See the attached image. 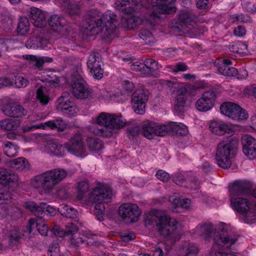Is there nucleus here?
I'll list each match as a JSON object with an SVG mask.
<instances>
[{"label":"nucleus","mask_w":256,"mask_h":256,"mask_svg":"<svg viewBox=\"0 0 256 256\" xmlns=\"http://www.w3.org/2000/svg\"><path fill=\"white\" fill-rule=\"evenodd\" d=\"M90 188V184L86 180L78 182L76 186L77 198L79 200L84 198V194Z\"/></svg>","instance_id":"41"},{"label":"nucleus","mask_w":256,"mask_h":256,"mask_svg":"<svg viewBox=\"0 0 256 256\" xmlns=\"http://www.w3.org/2000/svg\"><path fill=\"white\" fill-rule=\"evenodd\" d=\"M128 0H117L115 3L116 8L118 10L124 11L125 13H129L130 11H127L126 8H124L127 4H128Z\"/></svg>","instance_id":"52"},{"label":"nucleus","mask_w":256,"mask_h":256,"mask_svg":"<svg viewBox=\"0 0 256 256\" xmlns=\"http://www.w3.org/2000/svg\"><path fill=\"white\" fill-rule=\"evenodd\" d=\"M10 167L20 171H26L30 169V164L24 157H20L8 162Z\"/></svg>","instance_id":"29"},{"label":"nucleus","mask_w":256,"mask_h":256,"mask_svg":"<svg viewBox=\"0 0 256 256\" xmlns=\"http://www.w3.org/2000/svg\"><path fill=\"white\" fill-rule=\"evenodd\" d=\"M93 121L94 123L89 126L90 132L102 137L112 136L126 124V119L120 114L102 112Z\"/></svg>","instance_id":"2"},{"label":"nucleus","mask_w":256,"mask_h":256,"mask_svg":"<svg viewBox=\"0 0 256 256\" xmlns=\"http://www.w3.org/2000/svg\"><path fill=\"white\" fill-rule=\"evenodd\" d=\"M171 126V122L164 124L157 123V126L155 128L156 136H162L172 132Z\"/></svg>","instance_id":"42"},{"label":"nucleus","mask_w":256,"mask_h":256,"mask_svg":"<svg viewBox=\"0 0 256 256\" xmlns=\"http://www.w3.org/2000/svg\"><path fill=\"white\" fill-rule=\"evenodd\" d=\"M176 0H152V15L160 18L161 14H169L175 11Z\"/></svg>","instance_id":"13"},{"label":"nucleus","mask_w":256,"mask_h":256,"mask_svg":"<svg viewBox=\"0 0 256 256\" xmlns=\"http://www.w3.org/2000/svg\"><path fill=\"white\" fill-rule=\"evenodd\" d=\"M12 82L7 78H0V88L10 86Z\"/></svg>","instance_id":"64"},{"label":"nucleus","mask_w":256,"mask_h":256,"mask_svg":"<svg viewBox=\"0 0 256 256\" xmlns=\"http://www.w3.org/2000/svg\"><path fill=\"white\" fill-rule=\"evenodd\" d=\"M48 23L52 30L56 32H60L65 23V20L58 15H52L50 16Z\"/></svg>","instance_id":"31"},{"label":"nucleus","mask_w":256,"mask_h":256,"mask_svg":"<svg viewBox=\"0 0 256 256\" xmlns=\"http://www.w3.org/2000/svg\"><path fill=\"white\" fill-rule=\"evenodd\" d=\"M67 176L66 170L60 168L47 170L35 178L46 193L49 194L56 185L61 182Z\"/></svg>","instance_id":"7"},{"label":"nucleus","mask_w":256,"mask_h":256,"mask_svg":"<svg viewBox=\"0 0 256 256\" xmlns=\"http://www.w3.org/2000/svg\"><path fill=\"white\" fill-rule=\"evenodd\" d=\"M173 180L176 184L180 186H186V180L183 175L178 174H176L173 178Z\"/></svg>","instance_id":"56"},{"label":"nucleus","mask_w":256,"mask_h":256,"mask_svg":"<svg viewBox=\"0 0 256 256\" xmlns=\"http://www.w3.org/2000/svg\"><path fill=\"white\" fill-rule=\"evenodd\" d=\"M244 154L250 160L256 158V140L248 134L242 138Z\"/></svg>","instance_id":"18"},{"label":"nucleus","mask_w":256,"mask_h":256,"mask_svg":"<svg viewBox=\"0 0 256 256\" xmlns=\"http://www.w3.org/2000/svg\"><path fill=\"white\" fill-rule=\"evenodd\" d=\"M29 16L36 27L43 28L46 24V14L42 10L32 7L29 10Z\"/></svg>","instance_id":"20"},{"label":"nucleus","mask_w":256,"mask_h":256,"mask_svg":"<svg viewBox=\"0 0 256 256\" xmlns=\"http://www.w3.org/2000/svg\"><path fill=\"white\" fill-rule=\"evenodd\" d=\"M146 222L149 224H152L155 222L158 232L172 244L180 238L182 224L174 218L161 211H152L147 215Z\"/></svg>","instance_id":"1"},{"label":"nucleus","mask_w":256,"mask_h":256,"mask_svg":"<svg viewBox=\"0 0 256 256\" xmlns=\"http://www.w3.org/2000/svg\"><path fill=\"white\" fill-rule=\"evenodd\" d=\"M57 108L70 116H74L78 110L72 102L70 94L67 92H63L58 98Z\"/></svg>","instance_id":"15"},{"label":"nucleus","mask_w":256,"mask_h":256,"mask_svg":"<svg viewBox=\"0 0 256 256\" xmlns=\"http://www.w3.org/2000/svg\"><path fill=\"white\" fill-rule=\"evenodd\" d=\"M56 195L60 199L66 198L68 196L67 189L64 187L59 188L56 191Z\"/></svg>","instance_id":"59"},{"label":"nucleus","mask_w":256,"mask_h":256,"mask_svg":"<svg viewBox=\"0 0 256 256\" xmlns=\"http://www.w3.org/2000/svg\"><path fill=\"white\" fill-rule=\"evenodd\" d=\"M97 56L96 53L91 54L88 58L87 66L89 70L98 68L102 65V62L97 60Z\"/></svg>","instance_id":"45"},{"label":"nucleus","mask_w":256,"mask_h":256,"mask_svg":"<svg viewBox=\"0 0 256 256\" xmlns=\"http://www.w3.org/2000/svg\"><path fill=\"white\" fill-rule=\"evenodd\" d=\"M220 62L222 64L218 66V70L222 74L226 76H233L238 74L237 70L230 66L232 64L230 60L222 59Z\"/></svg>","instance_id":"25"},{"label":"nucleus","mask_w":256,"mask_h":256,"mask_svg":"<svg viewBox=\"0 0 256 256\" xmlns=\"http://www.w3.org/2000/svg\"><path fill=\"white\" fill-rule=\"evenodd\" d=\"M35 224H36L37 230L40 234L42 236H46L48 232V226L46 224L44 219L38 218L35 219H30L29 221V231L32 232V229L34 228Z\"/></svg>","instance_id":"27"},{"label":"nucleus","mask_w":256,"mask_h":256,"mask_svg":"<svg viewBox=\"0 0 256 256\" xmlns=\"http://www.w3.org/2000/svg\"><path fill=\"white\" fill-rule=\"evenodd\" d=\"M141 213L138 206L134 203H124L118 208L119 216L122 220L131 222H137Z\"/></svg>","instance_id":"10"},{"label":"nucleus","mask_w":256,"mask_h":256,"mask_svg":"<svg viewBox=\"0 0 256 256\" xmlns=\"http://www.w3.org/2000/svg\"><path fill=\"white\" fill-rule=\"evenodd\" d=\"M58 210L62 215L66 218H74L77 214L76 210L65 204L60 205Z\"/></svg>","instance_id":"40"},{"label":"nucleus","mask_w":256,"mask_h":256,"mask_svg":"<svg viewBox=\"0 0 256 256\" xmlns=\"http://www.w3.org/2000/svg\"><path fill=\"white\" fill-rule=\"evenodd\" d=\"M24 207L36 215H40L42 210L41 203L37 204L35 202L30 201L24 204Z\"/></svg>","instance_id":"44"},{"label":"nucleus","mask_w":256,"mask_h":256,"mask_svg":"<svg viewBox=\"0 0 256 256\" xmlns=\"http://www.w3.org/2000/svg\"><path fill=\"white\" fill-rule=\"evenodd\" d=\"M78 230V226L74 223H68L66 227L65 232L67 234H73Z\"/></svg>","instance_id":"58"},{"label":"nucleus","mask_w":256,"mask_h":256,"mask_svg":"<svg viewBox=\"0 0 256 256\" xmlns=\"http://www.w3.org/2000/svg\"><path fill=\"white\" fill-rule=\"evenodd\" d=\"M134 238L135 236L132 233L125 234L122 236V240L124 242H128Z\"/></svg>","instance_id":"63"},{"label":"nucleus","mask_w":256,"mask_h":256,"mask_svg":"<svg viewBox=\"0 0 256 256\" xmlns=\"http://www.w3.org/2000/svg\"><path fill=\"white\" fill-rule=\"evenodd\" d=\"M30 30V24L26 16L20 17L18 23L16 32L18 35L21 36H26Z\"/></svg>","instance_id":"30"},{"label":"nucleus","mask_w":256,"mask_h":256,"mask_svg":"<svg viewBox=\"0 0 256 256\" xmlns=\"http://www.w3.org/2000/svg\"><path fill=\"white\" fill-rule=\"evenodd\" d=\"M236 238H230L224 234H215L214 238V245L210 249L209 256H236L231 252H225L216 250V248H230L236 242Z\"/></svg>","instance_id":"8"},{"label":"nucleus","mask_w":256,"mask_h":256,"mask_svg":"<svg viewBox=\"0 0 256 256\" xmlns=\"http://www.w3.org/2000/svg\"><path fill=\"white\" fill-rule=\"evenodd\" d=\"M248 46L242 42H238L230 46V49L234 52L246 54L247 52Z\"/></svg>","instance_id":"46"},{"label":"nucleus","mask_w":256,"mask_h":256,"mask_svg":"<svg viewBox=\"0 0 256 256\" xmlns=\"http://www.w3.org/2000/svg\"><path fill=\"white\" fill-rule=\"evenodd\" d=\"M237 145V142L232 140H224L218 144L216 160L220 167L226 169L231 166L236 152Z\"/></svg>","instance_id":"6"},{"label":"nucleus","mask_w":256,"mask_h":256,"mask_svg":"<svg viewBox=\"0 0 256 256\" xmlns=\"http://www.w3.org/2000/svg\"><path fill=\"white\" fill-rule=\"evenodd\" d=\"M62 6L66 9L68 13L72 15L77 14L80 12V6L77 4L64 2Z\"/></svg>","instance_id":"47"},{"label":"nucleus","mask_w":256,"mask_h":256,"mask_svg":"<svg viewBox=\"0 0 256 256\" xmlns=\"http://www.w3.org/2000/svg\"><path fill=\"white\" fill-rule=\"evenodd\" d=\"M88 147L91 151L98 152L104 148L102 142L98 138H89L87 139Z\"/></svg>","instance_id":"36"},{"label":"nucleus","mask_w":256,"mask_h":256,"mask_svg":"<svg viewBox=\"0 0 256 256\" xmlns=\"http://www.w3.org/2000/svg\"><path fill=\"white\" fill-rule=\"evenodd\" d=\"M216 98V95L214 91L206 92L196 102V108L200 112L208 111L214 107Z\"/></svg>","instance_id":"17"},{"label":"nucleus","mask_w":256,"mask_h":256,"mask_svg":"<svg viewBox=\"0 0 256 256\" xmlns=\"http://www.w3.org/2000/svg\"><path fill=\"white\" fill-rule=\"evenodd\" d=\"M144 69L146 70V73L159 69L161 66H158V62L152 58H147L144 62Z\"/></svg>","instance_id":"43"},{"label":"nucleus","mask_w":256,"mask_h":256,"mask_svg":"<svg viewBox=\"0 0 256 256\" xmlns=\"http://www.w3.org/2000/svg\"><path fill=\"white\" fill-rule=\"evenodd\" d=\"M3 148L4 153L8 156L14 157L18 153V147L10 142H4Z\"/></svg>","instance_id":"39"},{"label":"nucleus","mask_w":256,"mask_h":256,"mask_svg":"<svg viewBox=\"0 0 256 256\" xmlns=\"http://www.w3.org/2000/svg\"><path fill=\"white\" fill-rule=\"evenodd\" d=\"M44 152L60 156L65 153V147L57 140H50L45 144Z\"/></svg>","instance_id":"22"},{"label":"nucleus","mask_w":256,"mask_h":256,"mask_svg":"<svg viewBox=\"0 0 256 256\" xmlns=\"http://www.w3.org/2000/svg\"><path fill=\"white\" fill-rule=\"evenodd\" d=\"M55 128L58 130L64 131L66 128V124L61 119L58 118L54 120Z\"/></svg>","instance_id":"60"},{"label":"nucleus","mask_w":256,"mask_h":256,"mask_svg":"<svg viewBox=\"0 0 256 256\" xmlns=\"http://www.w3.org/2000/svg\"><path fill=\"white\" fill-rule=\"evenodd\" d=\"M46 40H42L40 38L34 36L30 38L26 42V46L28 48L36 49L38 48H44V44Z\"/></svg>","instance_id":"38"},{"label":"nucleus","mask_w":256,"mask_h":256,"mask_svg":"<svg viewBox=\"0 0 256 256\" xmlns=\"http://www.w3.org/2000/svg\"><path fill=\"white\" fill-rule=\"evenodd\" d=\"M199 251L197 244L190 242H186L182 248V253L184 256H196Z\"/></svg>","instance_id":"32"},{"label":"nucleus","mask_w":256,"mask_h":256,"mask_svg":"<svg viewBox=\"0 0 256 256\" xmlns=\"http://www.w3.org/2000/svg\"><path fill=\"white\" fill-rule=\"evenodd\" d=\"M88 26L86 28L92 34H102L108 36L116 28V16L110 12H102L97 9H92L87 14Z\"/></svg>","instance_id":"3"},{"label":"nucleus","mask_w":256,"mask_h":256,"mask_svg":"<svg viewBox=\"0 0 256 256\" xmlns=\"http://www.w3.org/2000/svg\"><path fill=\"white\" fill-rule=\"evenodd\" d=\"M216 230L211 223H206L198 226L196 228V233L199 235L203 240H209L212 234Z\"/></svg>","instance_id":"26"},{"label":"nucleus","mask_w":256,"mask_h":256,"mask_svg":"<svg viewBox=\"0 0 256 256\" xmlns=\"http://www.w3.org/2000/svg\"><path fill=\"white\" fill-rule=\"evenodd\" d=\"M10 199V195L7 190L2 186L0 187V214L4 218L8 216H18L20 214V210L16 207L8 206V201Z\"/></svg>","instance_id":"11"},{"label":"nucleus","mask_w":256,"mask_h":256,"mask_svg":"<svg viewBox=\"0 0 256 256\" xmlns=\"http://www.w3.org/2000/svg\"><path fill=\"white\" fill-rule=\"evenodd\" d=\"M234 33L238 36H242L246 34V30L244 26H239L234 29Z\"/></svg>","instance_id":"61"},{"label":"nucleus","mask_w":256,"mask_h":256,"mask_svg":"<svg viewBox=\"0 0 256 256\" xmlns=\"http://www.w3.org/2000/svg\"><path fill=\"white\" fill-rule=\"evenodd\" d=\"M131 69L137 71L142 72L144 76H146V70L144 69V64L139 62H136L130 66Z\"/></svg>","instance_id":"54"},{"label":"nucleus","mask_w":256,"mask_h":256,"mask_svg":"<svg viewBox=\"0 0 256 256\" xmlns=\"http://www.w3.org/2000/svg\"><path fill=\"white\" fill-rule=\"evenodd\" d=\"M15 85L18 88H22L26 86L28 84V81L21 76H16Z\"/></svg>","instance_id":"53"},{"label":"nucleus","mask_w":256,"mask_h":256,"mask_svg":"<svg viewBox=\"0 0 256 256\" xmlns=\"http://www.w3.org/2000/svg\"><path fill=\"white\" fill-rule=\"evenodd\" d=\"M36 100L43 106L46 105L50 100V94L46 88L40 86L36 91Z\"/></svg>","instance_id":"34"},{"label":"nucleus","mask_w":256,"mask_h":256,"mask_svg":"<svg viewBox=\"0 0 256 256\" xmlns=\"http://www.w3.org/2000/svg\"><path fill=\"white\" fill-rule=\"evenodd\" d=\"M3 112L8 116L21 117L26 114V111L18 104L9 102L4 106Z\"/></svg>","instance_id":"21"},{"label":"nucleus","mask_w":256,"mask_h":256,"mask_svg":"<svg viewBox=\"0 0 256 256\" xmlns=\"http://www.w3.org/2000/svg\"><path fill=\"white\" fill-rule=\"evenodd\" d=\"M18 176L10 170L0 167V183L3 185H8L10 183L18 182Z\"/></svg>","instance_id":"24"},{"label":"nucleus","mask_w":256,"mask_h":256,"mask_svg":"<svg viewBox=\"0 0 256 256\" xmlns=\"http://www.w3.org/2000/svg\"><path fill=\"white\" fill-rule=\"evenodd\" d=\"M112 196L111 188L104 184H98L90 193L87 202L94 204V212L98 220H104L105 209L104 204L110 202Z\"/></svg>","instance_id":"4"},{"label":"nucleus","mask_w":256,"mask_h":256,"mask_svg":"<svg viewBox=\"0 0 256 256\" xmlns=\"http://www.w3.org/2000/svg\"><path fill=\"white\" fill-rule=\"evenodd\" d=\"M242 6L244 10L250 13H254L256 12V6L250 2L244 1L242 4Z\"/></svg>","instance_id":"55"},{"label":"nucleus","mask_w":256,"mask_h":256,"mask_svg":"<svg viewBox=\"0 0 256 256\" xmlns=\"http://www.w3.org/2000/svg\"><path fill=\"white\" fill-rule=\"evenodd\" d=\"M170 201L174 205L172 208L174 210L176 207H182L183 208H188L191 204L190 200L188 198H176L174 196H172L170 198Z\"/></svg>","instance_id":"35"},{"label":"nucleus","mask_w":256,"mask_h":256,"mask_svg":"<svg viewBox=\"0 0 256 256\" xmlns=\"http://www.w3.org/2000/svg\"><path fill=\"white\" fill-rule=\"evenodd\" d=\"M123 87L126 92H130L134 88V84L132 82L128 80L124 81L123 82Z\"/></svg>","instance_id":"62"},{"label":"nucleus","mask_w":256,"mask_h":256,"mask_svg":"<svg viewBox=\"0 0 256 256\" xmlns=\"http://www.w3.org/2000/svg\"><path fill=\"white\" fill-rule=\"evenodd\" d=\"M220 112L228 118L236 121L246 120L248 113L238 104L228 102H223L220 106Z\"/></svg>","instance_id":"9"},{"label":"nucleus","mask_w":256,"mask_h":256,"mask_svg":"<svg viewBox=\"0 0 256 256\" xmlns=\"http://www.w3.org/2000/svg\"><path fill=\"white\" fill-rule=\"evenodd\" d=\"M172 133L180 136H186L188 133V127L184 124L179 122H171Z\"/></svg>","instance_id":"37"},{"label":"nucleus","mask_w":256,"mask_h":256,"mask_svg":"<svg viewBox=\"0 0 256 256\" xmlns=\"http://www.w3.org/2000/svg\"><path fill=\"white\" fill-rule=\"evenodd\" d=\"M90 70L95 79L100 80L103 76L104 70L102 68V65L98 68L90 69Z\"/></svg>","instance_id":"51"},{"label":"nucleus","mask_w":256,"mask_h":256,"mask_svg":"<svg viewBox=\"0 0 256 256\" xmlns=\"http://www.w3.org/2000/svg\"><path fill=\"white\" fill-rule=\"evenodd\" d=\"M71 90L74 96L77 98L86 99L92 95L91 90L87 87L81 75L74 78Z\"/></svg>","instance_id":"12"},{"label":"nucleus","mask_w":256,"mask_h":256,"mask_svg":"<svg viewBox=\"0 0 256 256\" xmlns=\"http://www.w3.org/2000/svg\"><path fill=\"white\" fill-rule=\"evenodd\" d=\"M64 146L68 152L77 156L84 157L86 155L83 138L80 134L74 135Z\"/></svg>","instance_id":"14"},{"label":"nucleus","mask_w":256,"mask_h":256,"mask_svg":"<svg viewBox=\"0 0 256 256\" xmlns=\"http://www.w3.org/2000/svg\"><path fill=\"white\" fill-rule=\"evenodd\" d=\"M41 208L42 210L40 215H42L43 213H45L50 216H53L56 213L55 208L46 203H41Z\"/></svg>","instance_id":"49"},{"label":"nucleus","mask_w":256,"mask_h":256,"mask_svg":"<svg viewBox=\"0 0 256 256\" xmlns=\"http://www.w3.org/2000/svg\"><path fill=\"white\" fill-rule=\"evenodd\" d=\"M20 125L18 120L6 119L0 121V128L5 130H16Z\"/></svg>","instance_id":"33"},{"label":"nucleus","mask_w":256,"mask_h":256,"mask_svg":"<svg viewBox=\"0 0 256 256\" xmlns=\"http://www.w3.org/2000/svg\"><path fill=\"white\" fill-rule=\"evenodd\" d=\"M156 176L158 180L164 182H168L170 178L169 174L162 170H158Z\"/></svg>","instance_id":"57"},{"label":"nucleus","mask_w":256,"mask_h":256,"mask_svg":"<svg viewBox=\"0 0 256 256\" xmlns=\"http://www.w3.org/2000/svg\"><path fill=\"white\" fill-rule=\"evenodd\" d=\"M55 126L56 125L54 123V120H53L46 122L44 123H41L38 124L34 125L31 128H34L35 129H45L48 128H50V129H54L55 128Z\"/></svg>","instance_id":"50"},{"label":"nucleus","mask_w":256,"mask_h":256,"mask_svg":"<svg viewBox=\"0 0 256 256\" xmlns=\"http://www.w3.org/2000/svg\"><path fill=\"white\" fill-rule=\"evenodd\" d=\"M148 98L147 92L142 89L136 90L132 95V104L138 114H143L145 112L146 102Z\"/></svg>","instance_id":"16"},{"label":"nucleus","mask_w":256,"mask_h":256,"mask_svg":"<svg viewBox=\"0 0 256 256\" xmlns=\"http://www.w3.org/2000/svg\"><path fill=\"white\" fill-rule=\"evenodd\" d=\"M188 90L186 87L180 88L178 90L176 94L174 106V109L178 111H182L186 106L187 103V97L186 94Z\"/></svg>","instance_id":"23"},{"label":"nucleus","mask_w":256,"mask_h":256,"mask_svg":"<svg viewBox=\"0 0 256 256\" xmlns=\"http://www.w3.org/2000/svg\"><path fill=\"white\" fill-rule=\"evenodd\" d=\"M209 128L212 134L218 136L233 132L232 126L230 124L221 120L212 121L210 124Z\"/></svg>","instance_id":"19"},{"label":"nucleus","mask_w":256,"mask_h":256,"mask_svg":"<svg viewBox=\"0 0 256 256\" xmlns=\"http://www.w3.org/2000/svg\"><path fill=\"white\" fill-rule=\"evenodd\" d=\"M230 198L232 207L238 212L244 216V221L246 223L252 222L256 218L254 214L250 210V204L247 199L243 198H234L242 192L240 182H236L233 183L229 188Z\"/></svg>","instance_id":"5"},{"label":"nucleus","mask_w":256,"mask_h":256,"mask_svg":"<svg viewBox=\"0 0 256 256\" xmlns=\"http://www.w3.org/2000/svg\"><path fill=\"white\" fill-rule=\"evenodd\" d=\"M168 68H170V71L174 73L185 71L188 69L186 65L183 62H178L174 65L168 66Z\"/></svg>","instance_id":"48"},{"label":"nucleus","mask_w":256,"mask_h":256,"mask_svg":"<svg viewBox=\"0 0 256 256\" xmlns=\"http://www.w3.org/2000/svg\"><path fill=\"white\" fill-rule=\"evenodd\" d=\"M157 122L152 121H144L140 128V130L143 135L148 139H152L156 136L155 128Z\"/></svg>","instance_id":"28"}]
</instances>
